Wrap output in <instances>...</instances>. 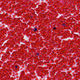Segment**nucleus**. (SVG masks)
Returning <instances> with one entry per match:
<instances>
[{
  "mask_svg": "<svg viewBox=\"0 0 80 80\" xmlns=\"http://www.w3.org/2000/svg\"><path fill=\"white\" fill-rule=\"evenodd\" d=\"M37 28H35L34 30V32H37Z\"/></svg>",
  "mask_w": 80,
  "mask_h": 80,
  "instance_id": "obj_1",
  "label": "nucleus"
},
{
  "mask_svg": "<svg viewBox=\"0 0 80 80\" xmlns=\"http://www.w3.org/2000/svg\"><path fill=\"white\" fill-rule=\"evenodd\" d=\"M62 25L63 27H66V25H65V23L62 24Z\"/></svg>",
  "mask_w": 80,
  "mask_h": 80,
  "instance_id": "obj_2",
  "label": "nucleus"
},
{
  "mask_svg": "<svg viewBox=\"0 0 80 80\" xmlns=\"http://www.w3.org/2000/svg\"><path fill=\"white\" fill-rule=\"evenodd\" d=\"M38 55H39V53H38L36 54V56H38Z\"/></svg>",
  "mask_w": 80,
  "mask_h": 80,
  "instance_id": "obj_3",
  "label": "nucleus"
},
{
  "mask_svg": "<svg viewBox=\"0 0 80 80\" xmlns=\"http://www.w3.org/2000/svg\"><path fill=\"white\" fill-rule=\"evenodd\" d=\"M53 30H56V28L54 27V28H53Z\"/></svg>",
  "mask_w": 80,
  "mask_h": 80,
  "instance_id": "obj_4",
  "label": "nucleus"
},
{
  "mask_svg": "<svg viewBox=\"0 0 80 80\" xmlns=\"http://www.w3.org/2000/svg\"><path fill=\"white\" fill-rule=\"evenodd\" d=\"M18 67L17 66H15V68L16 69H17V68Z\"/></svg>",
  "mask_w": 80,
  "mask_h": 80,
  "instance_id": "obj_5",
  "label": "nucleus"
}]
</instances>
